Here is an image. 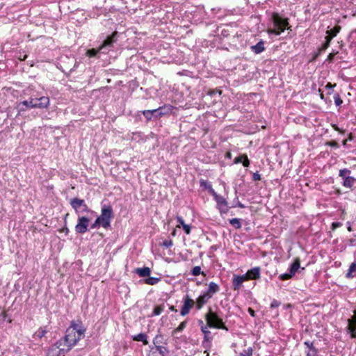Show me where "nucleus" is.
<instances>
[{
  "mask_svg": "<svg viewBox=\"0 0 356 356\" xmlns=\"http://www.w3.org/2000/svg\"><path fill=\"white\" fill-rule=\"evenodd\" d=\"M306 356H318V350L317 349L307 350L306 352Z\"/></svg>",
  "mask_w": 356,
  "mask_h": 356,
  "instance_id": "nucleus-36",
  "label": "nucleus"
},
{
  "mask_svg": "<svg viewBox=\"0 0 356 356\" xmlns=\"http://www.w3.org/2000/svg\"><path fill=\"white\" fill-rule=\"evenodd\" d=\"M209 191L213 197V199L216 202V208L218 209L220 214L227 213L229 211V207L226 199L218 195L211 187L209 188Z\"/></svg>",
  "mask_w": 356,
  "mask_h": 356,
  "instance_id": "nucleus-7",
  "label": "nucleus"
},
{
  "mask_svg": "<svg viewBox=\"0 0 356 356\" xmlns=\"http://www.w3.org/2000/svg\"><path fill=\"white\" fill-rule=\"evenodd\" d=\"M300 267V262L298 258L296 259L289 268V273L293 277Z\"/></svg>",
  "mask_w": 356,
  "mask_h": 356,
  "instance_id": "nucleus-18",
  "label": "nucleus"
},
{
  "mask_svg": "<svg viewBox=\"0 0 356 356\" xmlns=\"http://www.w3.org/2000/svg\"><path fill=\"white\" fill-rule=\"evenodd\" d=\"M352 319L356 321V311H355V314Z\"/></svg>",
  "mask_w": 356,
  "mask_h": 356,
  "instance_id": "nucleus-54",
  "label": "nucleus"
},
{
  "mask_svg": "<svg viewBox=\"0 0 356 356\" xmlns=\"http://www.w3.org/2000/svg\"><path fill=\"white\" fill-rule=\"evenodd\" d=\"M348 330L352 338L356 337V321L348 319Z\"/></svg>",
  "mask_w": 356,
  "mask_h": 356,
  "instance_id": "nucleus-19",
  "label": "nucleus"
},
{
  "mask_svg": "<svg viewBox=\"0 0 356 356\" xmlns=\"http://www.w3.org/2000/svg\"><path fill=\"white\" fill-rule=\"evenodd\" d=\"M230 223L236 227H239L241 226L239 219L238 218H233L230 220Z\"/></svg>",
  "mask_w": 356,
  "mask_h": 356,
  "instance_id": "nucleus-40",
  "label": "nucleus"
},
{
  "mask_svg": "<svg viewBox=\"0 0 356 356\" xmlns=\"http://www.w3.org/2000/svg\"><path fill=\"white\" fill-rule=\"evenodd\" d=\"M194 305H195V301L188 295L184 296L183 298V305L180 309V315L185 316L188 314Z\"/></svg>",
  "mask_w": 356,
  "mask_h": 356,
  "instance_id": "nucleus-11",
  "label": "nucleus"
},
{
  "mask_svg": "<svg viewBox=\"0 0 356 356\" xmlns=\"http://www.w3.org/2000/svg\"><path fill=\"white\" fill-rule=\"evenodd\" d=\"M326 88H329V89H330V90H331V89H332L333 86H332L331 83H327V84L326 85Z\"/></svg>",
  "mask_w": 356,
  "mask_h": 356,
  "instance_id": "nucleus-50",
  "label": "nucleus"
},
{
  "mask_svg": "<svg viewBox=\"0 0 356 356\" xmlns=\"http://www.w3.org/2000/svg\"><path fill=\"white\" fill-rule=\"evenodd\" d=\"M177 220L179 223V225L177 226V227H184V225H185V222H184V219L182 218V217L181 216H177Z\"/></svg>",
  "mask_w": 356,
  "mask_h": 356,
  "instance_id": "nucleus-37",
  "label": "nucleus"
},
{
  "mask_svg": "<svg viewBox=\"0 0 356 356\" xmlns=\"http://www.w3.org/2000/svg\"><path fill=\"white\" fill-rule=\"evenodd\" d=\"M332 39V37H330V35H327L325 37V42L323 44V47H322L323 50L326 49L330 46Z\"/></svg>",
  "mask_w": 356,
  "mask_h": 356,
  "instance_id": "nucleus-35",
  "label": "nucleus"
},
{
  "mask_svg": "<svg viewBox=\"0 0 356 356\" xmlns=\"http://www.w3.org/2000/svg\"><path fill=\"white\" fill-rule=\"evenodd\" d=\"M182 228L186 234H189L191 233V225L186 224L185 225H184V227Z\"/></svg>",
  "mask_w": 356,
  "mask_h": 356,
  "instance_id": "nucleus-43",
  "label": "nucleus"
},
{
  "mask_svg": "<svg viewBox=\"0 0 356 356\" xmlns=\"http://www.w3.org/2000/svg\"><path fill=\"white\" fill-rule=\"evenodd\" d=\"M216 94H218V95H221V92L220 90H212L209 92V95L211 96L215 95Z\"/></svg>",
  "mask_w": 356,
  "mask_h": 356,
  "instance_id": "nucleus-46",
  "label": "nucleus"
},
{
  "mask_svg": "<svg viewBox=\"0 0 356 356\" xmlns=\"http://www.w3.org/2000/svg\"><path fill=\"white\" fill-rule=\"evenodd\" d=\"M235 163H241L243 165L245 166V157L241 156L240 157L235 159Z\"/></svg>",
  "mask_w": 356,
  "mask_h": 356,
  "instance_id": "nucleus-42",
  "label": "nucleus"
},
{
  "mask_svg": "<svg viewBox=\"0 0 356 356\" xmlns=\"http://www.w3.org/2000/svg\"><path fill=\"white\" fill-rule=\"evenodd\" d=\"M292 277H293L292 275L291 274H289V273L280 274L279 275V279L280 280H287L291 279Z\"/></svg>",
  "mask_w": 356,
  "mask_h": 356,
  "instance_id": "nucleus-33",
  "label": "nucleus"
},
{
  "mask_svg": "<svg viewBox=\"0 0 356 356\" xmlns=\"http://www.w3.org/2000/svg\"><path fill=\"white\" fill-rule=\"evenodd\" d=\"M47 333V331L44 329L40 328L38 330H37L35 333V337L38 339L42 338Z\"/></svg>",
  "mask_w": 356,
  "mask_h": 356,
  "instance_id": "nucleus-31",
  "label": "nucleus"
},
{
  "mask_svg": "<svg viewBox=\"0 0 356 356\" xmlns=\"http://www.w3.org/2000/svg\"><path fill=\"white\" fill-rule=\"evenodd\" d=\"M220 290V286L218 284L211 282L209 284L208 289L206 291H204L207 294H208L211 298L213 297V296L218 293Z\"/></svg>",
  "mask_w": 356,
  "mask_h": 356,
  "instance_id": "nucleus-17",
  "label": "nucleus"
},
{
  "mask_svg": "<svg viewBox=\"0 0 356 356\" xmlns=\"http://www.w3.org/2000/svg\"><path fill=\"white\" fill-rule=\"evenodd\" d=\"M241 356H245L243 353H241Z\"/></svg>",
  "mask_w": 356,
  "mask_h": 356,
  "instance_id": "nucleus-55",
  "label": "nucleus"
},
{
  "mask_svg": "<svg viewBox=\"0 0 356 356\" xmlns=\"http://www.w3.org/2000/svg\"><path fill=\"white\" fill-rule=\"evenodd\" d=\"M169 110V108H166L165 107H160L156 109L143 111V114L147 120H149L153 116L158 118L165 115Z\"/></svg>",
  "mask_w": 356,
  "mask_h": 356,
  "instance_id": "nucleus-12",
  "label": "nucleus"
},
{
  "mask_svg": "<svg viewBox=\"0 0 356 356\" xmlns=\"http://www.w3.org/2000/svg\"><path fill=\"white\" fill-rule=\"evenodd\" d=\"M245 282V275H233L232 285L234 291H238L243 286V283Z\"/></svg>",
  "mask_w": 356,
  "mask_h": 356,
  "instance_id": "nucleus-14",
  "label": "nucleus"
},
{
  "mask_svg": "<svg viewBox=\"0 0 356 356\" xmlns=\"http://www.w3.org/2000/svg\"><path fill=\"white\" fill-rule=\"evenodd\" d=\"M340 30L341 26H336L334 28L331 29L330 30H327L326 31V33L327 34V35H330V37H332V38H333L337 35L338 33H339Z\"/></svg>",
  "mask_w": 356,
  "mask_h": 356,
  "instance_id": "nucleus-25",
  "label": "nucleus"
},
{
  "mask_svg": "<svg viewBox=\"0 0 356 356\" xmlns=\"http://www.w3.org/2000/svg\"><path fill=\"white\" fill-rule=\"evenodd\" d=\"M202 273L201 268L200 266H195L192 270L191 274L194 276H197Z\"/></svg>",
  "mask_w": 356,
  "mask_h": 356,
  "instance_id": "nucleus-34",
  "label": "nucleus"
},
{
  "mask_svg": "<svg viewBox=\"0 0 356 356\" xmlns=\"http://www.w3.org/2000/svg\"><path fill=\"white\" fill-rule=\"evenodd\" d=\"M280 305V302L276 300H273L270 303V307L271 308H276L278 307Z\"/></svg>",
  "mask_w": 356,
  "mask_h": 356,
  "instance_id": "nucleus-44",
  "label": "nucleus"
},
{
  "mask_svg": "<svg viewBox=\"0 0 356 356\" xmlns=\"http://www.w3.org/2000/svg\"><path fill=\"white\" fill-rule=\"evenodd\" d=\"M334 103H335L336 106H340L343 103V101L341 99L339 94H335L334 95Z\"/></svg>",
  "mask_w": 356,
  "mask_h": 356,
  "instance_id": "nucleus-32",
  "label": "nucleus"
},
{
  "mask_svg": "<svg viewBox=\"0 0 356 356\" xmlns=\"http://www.w3.org/2000/svg\"><path fill=\"white\" fill-rule=\"evenodd\" d=\"M162 245H163L164 247H165V248H170L171 246H172L173 243H172V240L168 239V240H165V241L163 242Z\"/></svg>",
  "mask_w": 356,
  "mask_h": 356,
  "instance_id": "nucleus-39",
  "label": "nucleus"
},
{
  "mask_svg": "<svg viewBox=\"0 0 356 356\" xmlns=\"http://www.w3.org/2000/svg\"><path fill=\"white\" fill-rule=\"evenodd\" d=\"M202 332L204 335V341L207 342H209L211 339V332L208 329V326L202 325L201 327Z\"/></svg>",
  "mask_w": 356,
  "mask_h": 356,
  "instance_id": "nucleus-24",
  "label": "nucleus"
},
{
  "mask_svg": "<svg viewBox=\"0 0 356 356\" xmlns=\"http://www.w3.org/2000/svg\"><path fill=\"white\" fill-rule=\"evenodd\" d=\"M20 104L30 108H47L49 105V99L46 96L39 98H33L31 97L29 100H24Z\"/></svg>",
  "mask_w": 356,
  "mask_h": 356,
  "instance_id": "nucleus-6",
  "label": "nucleus"
},
{
  "mask_svg": "<svg viewBox=\"0 0 356 356\" xmlns=\"http://www.w3.org/2000/svg\"><path fill=\"white\" fill-rule=\"evenodd\" d=\"M211 298L204 291L202 292L196 299L195 303V307L197 310H200L203 306L208 302L209 299Z\"/></svg>",
  "mask_w": 356,
  "mask_h": 356,
  "instance_id": "nucleus-13",
  "label": "nucleus"
},
{
  "mask_svg": "<svg viewBox=\"0 0 356 356\" xmlns=\"http://www.w3.org/2000/svg\"><path fill=\"white\" fill-rule=\"evenodd\" d=\"M160 281V278L149 277L145 280V283L149 285H154L156 284Z\"/></svg>",
  "mask_w": 356,
  "mask_h": 356,
  "instance_id": "nucleus-29",
  "label": "nucleus"
},
{
  "mask_svg": "<svg viewBox=\"0 0 356 356\" xmlns=\"http://www.w3.org/2000/svg\"><path fill=\"white\" fill-rule=\"evenodd\" d=\"M246 168L249 166V160L248 159V156H246V163H245Z\"/></svg>",
  "mask_w": 356,
  "mask_h": 356,
  "instance_id": "nucleus-52",
  "label": "nucleus"
},
{
  "mask_svg": "<svg viewBox=\"0 0 356 356\" xmlns=\"http://www.w3.org/2000/svg\"><path fill=\"white\" fill-rule=\"evenodd\" d=\"M252 179L254 181H259L261 179V175L258 172H252Z\"/></svg>",
  "mask_w": 356,
  "mask_h": 356,
  "instance_id": "nucleus-45",
  "label": "nucleus"
},
{
  "mask_svg": "<svg viewBox=\"0 0 356 356\" xmlns=\"http://www.w3.org/2000/svg\"><path fill=\"white\" fill-rule=\"evenodd\" d=\"M252 348H249V349L246 351V356H250V355H252Z\"/></svg>",
  "mask_w": 356,
  "mask_h": 356,
  "instance_id": "nucleus-49",
  "label": "nucleus"
},
{
  "mask_svg": "<svg viewBox=\"0 0 356 356\" xmlns=\"http://www.w3.org/2000/svg\"><path fill=\"white\" fill-rule=\"evenodd\" d=\"M260 274L261 268L259 267H254L246 272V280L259 279Z\"/></svg>",
  "mask_w": 356,
  "mask_h": 356,
  "instance_id": "nucleus-16",
  "label": "nucleus"
},
{
  "mask_svg": "<svg viewBox=\"0 0 356 356\" xmlns=\"http://www.w3.org/2000/svg\"><path fill=\"white\" fill-rule=\"evenodd\" d=\"M133 339L134 341H141L143 342L145 345H147L148 343V341H147V337L145 334L144 333H140L138 334H136L135 336L133 337Z\"/></svg>",
  "mask_w": 356,
  "mask_h": 356,
  "instance_id": "nucleus-23",
  "label": "nucleus"
},
{
  "mask_svg": "<svg viewBox=\"0 0 356 356\" xmlns=\"http://www.w3.org/2000/svg\"><path fill=\"white\" fill-rule=\"evenodd\" d=\"M136 273L140 277H145L150 275L151 270L149 267H143L140 268H137Z\"/></svg>",
  "mask_w": 356,
  "mask_h": 356,
  "instance_id": "nucleus-21",
  "label": "nucleus"
},
{
  "mask_svg": "<svg viewBox=\"0 0 356 356\" xmlns=\"http://www.w3.org/2000/svg\"><path fill=\"white\" fill-rule=\"evenodd\" d=\"M163 307H162L161 305L156 306L154 307L151 316H159L163 312Z\"/></svg>",
  "mask_w": 356,
  "mask_h": 356,
  "instance_id": "nucleus-30",
  "label": "nucleus"
},
{
  "mask_svg": "<svg viewBox=\"0 0 356 356\" xmlns=\"http://www.w3.org/2000/svg\"><path fill=\"white\" fill-rule=\"evenodd\" d=\"M207 325L211 327L223 328V323L220 318L214 312H209L206 315Z\"/></svg>",
  "mask_w": 356,
  "mask_h": 356,
  "instance_id": "nucleus-10",
  "label": "nucleus"
},
{
  "mask_svg": "<svg viewBox=\"0 0 356 356\" xmlns=\"http://www.w3.org/2000/svg\"><path fill=\"white\" fill-rule=\"evenodd\" d=\"M171 234H172V236H176L177 232H176V229H175L172 232Z\"/></svg>",
  "mask_w": 356,
  "mask_h": 356,
  "instance_id": "nucleus-51",
  "label": "nucleus"
},
{
  "mask_svg": "<svg viewBox=\"0 0 356 356\" xmlns=\"http://www.w3.org/2000/svg\"><path fill=\"white\" fill-rule=\"evenodd\" d=\"M305 346L308 348V350L316 349L313 344V342L309 341H306L304 342Z\"/></svg>",
  "mask_w": 356,
  "mask_h": 356,
  "instance_id": "nucleus-38",
  "label": "nucleus"
},
{
  "mask_svg": "<svg viewBox=\"0 0 356 356\" xmlns=\"http://www.w3.org/2000/svg\"><path fill=\"white\" fill-rule=\"evenodd\" d=\"M333 128L336 131H339V128L337 125H333Z\"/></svg>",
  "mask_w": 356,
  "mask_h": 356,
  "instance_id": "nucleus-53",
  "label": "nucleus"
},
{
  "mask_svg": "<svg viewBox=\"0 0 356 356\" xmlns=\"http://www.w3.org/2000/svg\"><path fill=\"white\" fill-rule=\"evenodd\" d=\"M356 272V262H353L350 264L348 268V271L346 273V277L348 278H352L353 277V275H352L353 273Z\"/></svg>",
  "mask_w": 356,
  "mask_h": 356,
  "instance_id": "nucleus-28",
  "label": "nucleus"
},
{
  "mask_svg": "<svg viewBox=\"0 0 356 356\" xmlns=\"http://www.w3.org/2000/svg\"><path fill=\"white\" fill-rule=\"evenodd\" d=\"M350 170L348 168H343L339 170V176L342 178L343 181H345L346 177H349L350 175Z\"/></svg>",
  "mask_w": 356,
  "mask_h": 356,
  "instance_id": "nucleus-26",
  "label": "nucleus"
},
{
  "mask_svg": "<svg viewBox=\"0 0 356 356\" xmlns=\"http://www.w3.org/2000/svg\"><path fill=\"white\" fill-rule=\"evenodd\" d=\"M289 29L288 19L281 17L278 14L274 13L272 16V23L268 26L267 33L269 35H280L284 30Z\"/></svg>",
  "mask_w": 356,
  "mask_h": 356,
  "instance_id": "nucleus-3",
  "label": "nucleus"
},
{
  "mask_svg": "<svg viewBox=\"0 0 356 356\" xmlns=\"http://www.w3.org/2000/svg\"><path fill=\"white\" fill-rule=\"evenodd\" d=\"M68 351L69 350L63 343V340H58L49 348L47 356H64Z\"/></svg>",
  "mask_w": 356,
  "mask_h": 356,
  "instance_id": "nucleus-8",
  "label": "nucleus"
},
{
  "mask_svg": "<svg viewBox=\"0 0 356 356\" xmlns=\"http://www.w3.org/2000/svg\"><path fill=\"white\" fill-rule=\"evenodd\" d=\"M86 328L80 321H73L69 327L67 328L63 343L69 350L75 346L77 342L84 337Z\"/></svg>",
  "mask_w": 356,
  "mask_h": 356,
  "instance_id": "nucleus-1",
  "label": "nucleus"
},
{
  "mask_svg": "<svg viewBox=\"0 0 356 356\" xmlns=\"http://www.w3.org/2000/svg\"><path fill=\"white\" fill-rule=\"evenodd\" d=\"M342 226V223L340 222H334L332 223L331 227L332 230H335L337 228Z\"/></svg>",
  "mask_w": 356,
  "mask_h": 356,
  "instance_id": "nucleus-41",
  "label": "nucleus"
},
{
  "mask_svg": "<svg viewBox=\"0 0 356 356\" xmlns=\"http://www.w3.org/2000/svg\"><path fill=\"white\" fill-rule=\"evenodd\" d=\"M347 229L349 232H352L351 223L350 222H347Z\"/></svg>",
  "mask_w": 356,
  "mask_h": 356,
  "instance_id": "nucleus-48",
  "label": "nucleus"
},
{
  "mask_svg": "<svg viewBox=\"0 0 356 356\" xmlns=\"http://www.w3.org/2000/svg\"><path fill=\"white\" fill-rule=\"evenodd\" d=\"M248 312L249 314L252 316V317H254L255 316V312L252 309V308H248Z\"/></svg>",
  "mask_w": 356,
  "mask_h": 356,
  "instance_id": "nucleus-47",
  "label": "nucleus"
},
{
  "mask_svg": "<svg viewBox=\"0 0 356 356\" xmlns=\"http://www.w3.org/2000/svg\"><path fill=\"white\" fill-rule=\"evenodd\" d=\"M356 183V179L353 177H346L344 181H343V186L348 188H352Z\"/></svg>",
  "mask_w": 356,
  "mask_h": 356,
  "instance_id": "nucleus-22",
  "label": "nucleus"
},
{
  "mask_svg": "<svg viewBox=\"0 0 356 356\" xmlns=\"http://www.w3.org/2000/svg\"><path fill=\"white\" fill-rule=\"evenodd\" d=\"M250 48L254 53L260 54L265 49L264 42L262 40H261L255 45L252 46Z\"/></svg>",
  "mask_w": 356,
  "mask_h": 356,
  "instance_id": "nucleus-20",
  "label": "nucleus"
},
{
  "mask_svg": "<svg viewBox=\"0 0 356 356\" xmlns=\"http://www.w3.org/2000/svg\"><path fill=\"white\" fill-rule=\"evenodd\" d=\"M186 325H187L186 321L181 322L179 324V325L172 331V336L175 337L178 332H181L186 327Z\"/></svg>",
  "mask_w": 356,
  "mask_h": 356,
  "instance_id": "nucleus-27",
  "label": "nucleus"
},
{
  "mask_svg": "<svg viewBox=\"0 0 356 356\" xmlns=\"http://www.w3.org/2000/svg\"><path fill=\"white\" fill-rule=\"evenodd\" d=\"M70 205L74 209L75 213L78 216H81L83 213L96 216V213L87 206L83 200L73 198L70 200Z\"/></svg>",
  "mask_w": 356,
  "mask_h": 356,
  "instance_id": "nucleus-5",
  "label": "nucleus"
},
{
  "mask_svg": "<svg viewBox=\"0 0 356 356\" xmlns=\"http://www.w3.org/2000/svg\"><path fill=\"white\" fill-rule=\"evenodd\" d=\"M92 216H78L77 223L75 225V232L78 234H84L88 231L90 220Z\"/></svg>",
  "mask_w": 356,
  "mask_h": 356,
  "instance_id": "nucleus-9",
  "label": "nucleus"
},
{
  "mask_svg": "<svg viewBox=\"0 0 356 356\" xmlns=\"http://www.w3.org/2000/svg\"><path fill=\"white\" fill-rule=\"evenodd\" d=\"M168 353L165 347L156 346L151 349L148 356H167Z\"/></svg>",
  "mask_w": 356,
  "mask_h": 356,
  "instance_id": "nucleus-15",
  "label": "nucleus"
},
{
  "mask_svg": "<svg viewBox=\"0 0 356 356\" xmlns=\"http://www.w3.org/2000/svg\"><path fill=\"white\" fill-rule=\"evenodd\" d=\"M113 209L109 204H102L101 208V214L97 216L95 222L91 224V229H98L102 227L108 229L111 227V220L113 218Z\"/></svg>",
  "mask_w": 356,
  "mask_h": 356,
  "instance_id": "nucleus-2",
  "label": "nucleus"
},
{
  "mask_svg": "<svg viewBox=\"0 0 356 356\" xmlns=\"http://www.w3.org/2000/svg\"><path fill=\"white\" fill-rule=\"evenodd\" d=\"M117 33H113L108 36L98 49H89L86 52V55L89 57H95L99 52L106 54L111 51L113 47V43L116 42Z\"/></svg>",
  "mask_w": 356,
  "mask_h": 356,
  "instance_id": "nucleus-4",
  "label": "nucleus"
}]
</instances>
